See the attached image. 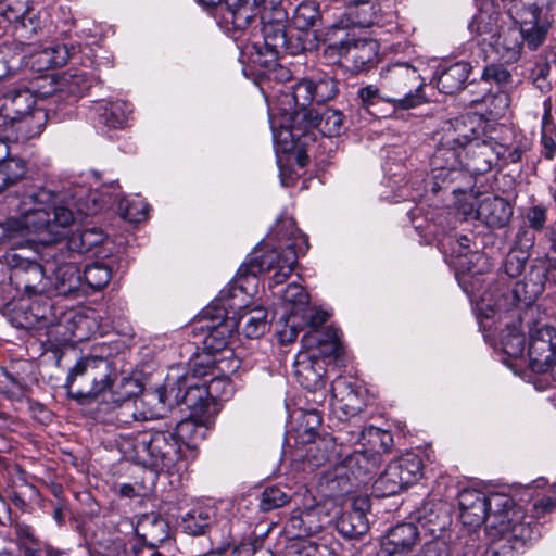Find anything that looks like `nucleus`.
<instances>
[{
    "label": "nucleus",
    "instance_id": "nucleus-43",
    "mask_svg": "<svg viewBox=\"0 0 556 556\" xmlns=\"http://www.w3.org/2000/svg\"><path fill=\"white\" fill-rule=\"evenodd\" d=\"M328 40L330 41L325 48V55L333 62L342 58L350 59L351 50L354 43V38L345 30H333V24L327 33Z\"/></svg>",
    "mask_w": 556,
    "mask_h": 556
},
{
    "label": "nucleus",
    "instance_id": "nucleus-20",
    "mask_svg": "<svg viewBox=\"0 0 556 556\" xmlns=\"http://www.w3.org/2000/svg\"><path fill=\"white\" fill-rule=\"evenodd\" d=\"M370 505L367 497H357L353 501L351 510L342 513L336 519V528L345 538H357L369 529L366 517Z\"/></svg>",
    "mask_w": 556,
    "mask_h": 556
},
{
    "label": "nucleus",
    "instance_id": "nucleus-8",
    "mask_svg": "<svg viewBox=\"0 0 556 556\" xmlns=\"http://www.w3.org/2000/svg\"><path fill=\"white\" fill-rule=\"evenodd\" d=\"M279 106L280 112L292 123L290 129H283L281 135L290 137L293 141L300 139L302 129V121L300 114L302 112H312L307 108L315 102L313 93V85L309 78H302L292 86H282L277 94H273Z\"/></svg>",
    "mask_w": 556,
    "mask_h": 556
},
{
    "label": "nucleus",
    "instance_id": "nucleus-50",
    "mask_svg": "<svg viewBox=\"0 0 556 556\" xmlns=\"http://www.w3.org/2000/svg\"><path fill=\"white\" fill-rule=\"evenodd\" d=\"M320 18L318 4L314 1H303L295 7L292 14V24L299 30H308Z\"/></svg>",
    "mask_w": 556,
    "mask_h": 556
},
{
    "label": "nucleus",
    "instance_id": "nucleus-26",
    "mask_svg": "<svg viewBox=\"0 0 556 556\" xmlns=\"http://www.w3.org/2000/svg\"><path fill=\"white\" fill-rule=\"evenodd\" d=\"M135 530L136 534L148 546V549H155L169 538L168 522L155 514L143 515Z\"/></svg>",
    "mask_w": 556,
    "mask_h": 556
},
{
    "label": "nucleus",
    "instance_id": "nucleus-60",
    "mask_svg": "<svg viewBox=\"0 0 556 556\" xmlns=\"http://www.w3.org/2000/svg\"><path fill=\"white\" fill-rule=\"evenodd\" d=\"M553 494L554 497L547 496L534 502H527L528 514L533 516V525L536 526L535 521L556 506V483L553 484Z\"/></svg>",
    "mask_w": 556,
    "mask_h": 556
},
{
    "label": "nucleus",
    "instance_id": "nucleus-17",
    "mask_svg": "<svg viewBox=\"0 0 556 556\" xmlns=\"http://www.w3.org/2000/svg\"><path fill=\"white\" fill-rule=\"evenodd\" d=\"M275 20L273 21L266 20L265 16H262L264 45L270 56L267 62H275L281 53H296V51L291 49L287 37L285 11L281 9H275Z\"/></svg>",
    "mask_w": 556,
    "mask_h": 556
},
{
    "label": "nucleus",
    "instance_id": "nucleus-45",
    "mask_svg": "<svg viewBox=\"0 0 556 556\" xmlns=\"http://www.w3.org/2000/svg\"><path fill=\"white\" fill-rule=\"evenodd\" d=\"M278 240H292L290 244H294L295 251L299 254H303L308 249L307 238L299 233V229L295 227V220L291 217H281L277 220L274 229ZM289 243L286 245V248Z\"/></svg>",
    "mask_w": 556,
    "mask_h": 556
},
{
    "label": "nucleus",
    "instance_id": "nucleus-24",
    "mask_svg": "<svg viewBox=\"0 0 556 556\" xmlns=\"http://www.w3.org/2000/svg\"><path fill=\"white\" fill-rule=\"evenodd\" d=\"M419 536V529L412 522L400 523L393 527L382 543L378 556H390L393 553H409Z\"/></svg>",
    "mask_w": 556,
    "mask_h": 556
},
{
    "label": "nucleus",
    "instance_id": "nucleus-53",
    "mask_svg": "<svg viewBox=\"0 0 556 556\" xmlns=\"http://www.w3.org/2000/svg\"><path fill=\"white\" fill-rule=\"evenodd\" d=\"M83 277L85 283L89 288L93 290H101L111 280L112 273L108 265L100 262H94L92 264L86 265Z\"/></svg>",
    "mask_w": 556,
    "mask_h": 556
},
{
    "label": "nucleus",
    "instance_id": "nucleus-16",
    "mask_svg": "<svg viewBox=\"0 0 556 556\" xmlns=\"http://www.w3.org/2000/svg\"><path fill=\"white\" fill-rule=\"evenodd\" d=\"M471 206L476 207V218L490 228L506 227L514 213V208L507 200L493 194H486L477 199Z\"/></svg>",
    "mask_w": 556,
    "mask_h": 556
},
{
    "label": "nucleus",
    "instance_id": "nucleus-18",
    "mask_svg": "<svg viewBox=\"0 0 556 556\" xmlns=\"http://www.w3.org/2000/svg\"><path fill=\"white\" fill-rule=\"evenodd\" d=\"M302 129L300 137L309 129H317L325 137L340 136L344 127V117L341 111L325 108L321 111L302 112L300 114Z\"/></svg>",
    "mask_w": 556,
    "mask_h": 556
},
{
    "label": "nucleus",
    "instance_id": "nucleus-51",
    "mask_svg": "<svg viewBox=\"0 0 556 556\" xmlns=\"http://www.w3.org/2000/svg\"><path fill=\"white\" fill-rule=\"evenodd\" d=\"M313 85V93L316 103H323L333 99L338 92V85L332 75L316 73L309 77Z\"/></svg>",
    "mask_w": 556,
    "mask_h": 556
},
{
    "label": "nucleus",
    "instance_id": "nucleus-28",
    "mask_svg": "<svg viewBox=\"0 0 556 556\" xmlns=\"http://www.w3.org/2000/svg\"><path fill=\"white\" fill-rule=\"evenodd\" d=\"M256 0H225L223 18L231 23L235 29H244L258 15Z\"/></svg>",
    "mask_w": 556,
    "mask_h": 556
},
{
    "label": "nucleus",
    "instance_id": "nucleus-40",
    "mask_svg": "<svg viewBox=\"0 0 556 556\" xmlns=\"http://www.w3.org/2000/svg\"><path fill=\"white\" fill-rule=\"evenodd\" d=\"M267 313L263 307H254L239 315L236 326L247 338L256 339L267 329Z\"/></svg>",
    "mask_w": 556,
    "mask_h": 556
},
{
    "label": "nucleus",
    "instance_id": "nucleus-38",
    "mask_svg": "<svg viewBox=\"0 0 556 556\" xmlns=\"http://www.w3.org/2000/svg\"><path fill=\"white\" fill-rule=\"evenodd\" d=\"M75 55V46L53 42L35 54V62L40 68L58 67L65 65Z\"/></svg>",
    "mask_w": 556,
    "mask_h": 556
},
{
    "label": "nucleus",
    "instance_id": "nucleus-1",
    "mask_svg": "<svg viewBox=\"0 0 556 556\" xmlns=\"http://www.w3.org/2000/svg\"><path fill=\"white\" fill-rule=\"evenodd\" d=\"M86 194L84 186L58 191L48 186L25 185L17 192L20 216L0 223V244L21 250L30 248L28 233L47 230L55 235L58 228L68 227L74 222L72 207L84 216L94 215L100 206L99 199L92 193L85 198Z\"/></svg>",
    "mask_w": 556,
    "mask_h": 556
},
{
    "label": "nucleus",
    "instance_id": "nucleus-46",
    "mask_svg": "<svg viewBox=\"0 0 556 556\" xmlns=\"http://www.w3.org/2000/svg\"><path fill=\"white\" fill-rule=\"evenodd\" d=\"M27 172L26 162L16 156L0 161V192L22 180Z\"/></svg>",
    "mask_w": 556,
    "mask_h": 556
},
{
    "label": "nucleus",
    "instance_id": "nucleus-3",
    "mask_svg": "<svg viewBox=\"0 0 556 556\" xmlns=\"http://www.w3.org/2000/svg\"><path fill=\"white\" fill-rule=\"evenodd\" d=\"M462 127L466 126L460 118L448 121L443 127L444 135L430 161L433 191L458 179L463 169L472 175H481L492 168L491 153L486 146H472V135L462 132Z\"/></svg>",
    "mask_w": 556,
    "mask_h": 556
},
{
    "label": "nucleus",
    "instance_id": "nucleus-63",
    "mask_svg": "<svg viewBox=\"0 0 556 556\" xmlns=\"http://www.w3.org/2000/svg\"><path fill=\"white\" fill-rule=\"evenodd\" d=\"M264 549V539L262 536H253L243 540L232 548L233 555L258 556Z\"/></svg>",
    "mask_w": 556,
    "mask_h": 556
},
{
    "label": "nucleus",
    "instance_id": "nucleus-36",
    "mask_svg": "<svg viewBox=\"0 0 556 556\" xmlns=\"http://www.w3.org/2000/svg\"><path fill=\"white\" fill-rule=\"evenodd\" d=\"M94 110L99 123L111 128L124 127L132 112L131 104L123 100L100 101Z\"/></svg>",
    "mask_w": 556,
    "mask_h": 556
},
{
    "label": "nucleus",
    "instance_id": "nucleus-2",
    "mask_svg": "<svg viewBox=\"0 0 556 556\" xmlns=\"http://www.w3.org/2000/svg\"><path fill=\"white\" fill-rule=\"evenodd\" d=\"M458 507L464 526L477 529L488 522L494 535L500 536L494 542L492 556H515L540 535L527 504L516 505L506 494L486 495L477 489H464L458 493Z\"/></svg>",
    "mask_w": 556,
    "mask_h": 556
},
{
    "label": "nucleus",
    "instance_id": "nucleus-35",
    "mask_svg": "<svg viewBox=\"0 0 556 556\" xmlns=\"http://www.w3.org/2000/svg\"><path fill=\"white\" fill-rule=\"evenodd\" d=\"M288 532L294 538H305L323 529L319 513L315 508L294 511L287 523Z\"/></svg>",
    "mask_w": 556,
    "mask_h": 556
},
{
    "label": "nucleus",
    "instance_id": "nucleus-7",
    "mask_svg": "<svg viewBox=\"0 0 556 556\" xmlns=\"http://www.w3.org/2000/svg\"><path fill=\"white\" fill-rule=\"evenodd\" d=\"M115 379L116 372L108 358L84 356L70 369L65 387L72 390L75 382L79 380V388L74 396L92 399L110 389Z\"/></svg>",
    "mask_w": 556,
    "mask_h": 556
},
{
    "label": "nucleus",
    "instance_id": "nucleus-27",
    "mask_svg": "<svg viewBox=\"0 0 556 556\" xmlns=\"http://www.w3.org/2000/svg\"><path fill=\"white\" fill-rule=\"evenodd\" d=\"M381 463V455L369 451H354L343 459V466L362 482L371 479Z\"/></svg>",
    "mask_w": 556,
    "mask_h": 556
},
{
    "label": "nucleus",
    "instance_id": "nucleus-31",
    "mask_svg": "<svg viewBox=\"0 0 556 556\" xmlns=\"http://www.w3.org/2000/svg\"><path fill=\"white\" fill-rule=\"evenodd\" d=\"M538 291L528 290V283L517 281L511 289H506L502 294L494 300V303L489 305L494 312H505L518 305L530 306L535 298Z\"/></svg>",
    "mask_w": 556,
    "mask_h": 556
},
{
    "label": "nucleus",
    "instance_id": "nucleus-14",
    "mask_svg": "<svg viewBox=\"0 0 556 556\" xmlns=\"http://www.w3.org/2000/svg\"><path fill=\"white\" fill-rule=\"evenodd\" d=\"M173 382L179 388L178 405L184 404L193 415H211L213 396L204 382L189 376H180Z\"/></svg>",
    "mask_w": 556,
    "mask_h": 556
},
{
    "label": "nucleus",
    "instance_id": "nucleus-59",
    "mask_svg": "<svg viewBox=\"0 0 556 556\" xmlns=\"http://www.w3.org/2000/svg\"><path fill=\"white\" fill-rule=\"evenodd\" d=\"M356 94L361 105L368 111L372 105L379 102H387L386 98H388V92L375 85L358 88Z\"/></svg>",
    "mask_w": 556,
    "mask_h": 556
},
{
    "label": "nucleus",
    "instance_id": "nucleus-32",
    "mask_svg": "<svg viewBox=\"0 0 556 556\" xmlns=\"http://www.w3.org/2000/svg\"><path fill=\"white\" fill-rule=\"evenodd\" d=\"M48 121V114L45 109H36L23 115L14 123L5 126L15 132L16 140H28L39 136Z\"/></svg>",
    "mask_w": 556,
    "mask_h": 556
},
{
    "label": "nucleus",
    "instance_id": "nucleus-19",
    "mask_svg": "<svg viewBox=\"0 0 556 556\" xmlns=\"http://www.w3.org/2000/svg\"><path fill=\"white\" fill-rule=\"evenodd\" d=\"M417 527L438 540L451 526L450 508L444 502H425L417 510Z\"/></svg>",
    "mask_w": 556,
    "mask_h": 556
},
{
    "label": "nucleus",
    "instance_id": "nucleus-30",
    "mask_svg": "<svg viewBox=\"0 0 556 556\" xmlns=\"http://www.w3.org/2000/svg\"><path fill=\"white\" fill-rule=\"evenodd\" d=\"M228 301L229 300L225 302V308H229L227 306ZM226 314V309H224V312L219 311L216 323L212 320L205 326H202V328L206 331L204 344L210 350L222 351L228 343V339L232 333L235 326L232 323L235 316L227 317Z\"/></svg>",
    "mask_w": 556,
    "mask_h": 556
},
{
    "label": "nucleus",
    "instance_id": "nucleus-54",
    "mask_svg": "<svg viewBox=\"0 0 556 556\" xmlns=\"http://www.w3.org/2000/svg\"><path fill=\"white\" fill-rule=\"evenodd\" d=\"M320 354L325 358L338 359L342 353V344L340 341V331L336 328H327L326 332L316 338Z\"/></svg>",
    "mask_w": 556,
    "mask_h": 556
},
{
    "label": "nucleus",
    "instance_id": "nucleus-23",
    "mask_svg": "<svg viewBox=\"0 0 556 556\" xmlns=\"http://www.w3.org/2000/svg\"><path fill=\"white\" fill-rule=\"evenodd\" d=\"M213 425L212 415H193L182 419L176 425L175 438L179 444L188 447H194L199 442L203 441Z\"/></svg>",
    "mask_w": 556,
    "mask_h": 556
},
{
    "label": "nucleus",
    "instance_id": "nucleus-11",
    "mask_svg": "<svg viewBox=\"0 0 556 556\" xmlns=\"http://www.w3.org/2000/svg\"><path fill=\"white\" fill-rule=\"evenodd\" d=\"M17 326L36 331L42 346L47 350H52L60 344L56 334L61 326L59 323H55L51 303L47 299L33 302L23 312V320H20Z\"/></svg>",
    "mask_w": 556,
    "mask_h": 556
},
{
    "label": "nucleus",
    "instance_id": "nucleus-47",
    "mask_svg": "<svg viewBox=\"0 0 556 556\" xmlns=\"http://www.w3.org/2000/svg\"><path fill=\"white\" fill-rule=\"evenodd\" d=\"M497 53L507 63L519 60L522 49V39L519 30L508 29L496 40Z\"/></svg>",
    "mask_w": 556,
    "mask_h": 556
},
{
    "label": "nucleus",
    "instance_id": "nucleus-64",
    "mask_svg": "<svg viewBox=\"0 0 556 556\" xmlns=\"http://www.w3.org/2000/svg\"><path fill=\"white\" fill-rule=\"evenodd\" d=\"M556 54L552 51H544L535 62L534 67L531 72V78L536 81L540 79H546L549 75L552 63L555 61Z\"/></svg>",
    "mask_w": 556,
    "mask_h": 556
},
{
    "label": "nucleus",
    "instance_id": "nucleus-41",
    "mask_svg": "<svg viewBox=\"0 0 556 556\" xmlns=\"http://www.w3.org/2000/svg\"><path fill=\"white\" fill-rule=\"evenodd\" d=\"M350 441H359L364 446L370 447L371 453H387L393 446V437L390 431L368 426Z\"/></svg>",
    "mask_w": 556,
    "mask_h": 556
},
{
    "label": "nucleus",
    "instance_id": "nucleus-37",
    "mask_svg": "<svg viewBox=\"0 0 556 556\" xmlns=\"http://www.w3.org/2000/svg\"><path fill=\"white\" fill-rule=\"evenodd\" d=\"M215 517L214 509L210 506H195L186 513L179 527L188 535H203Z\"/></svg>",
    "mask_w": 556,
    "mask_h": 556
},
{
    "label": "nucleus",
    "instance_id": "nucleus-58",
    "mask_svg": "<svg viewBox=\"0 0 556 556\" xmlns=\"http://www.w3.org/2000/svg\"><path fill=\"white\" fill-rule=\"evenodd\" d=\"M15 542L24 549L25 555L40 542L36 538L34 529L24 522H15L12 526Z\"/></svg>",
    "mask_w": 556,
    "mask_h": 556
},
{
    "label": "nucleus",
    "instance_id": "nucleus-21",
    "mask_svg": "<svg viewBox=\"0 0 556 556\" xmlns=\"http://www.w3.org/2000/svg\"><path fill=\"white\" fill-rule=\"evenodd\" d=\"M0 101V119H2L1 126L3 127L38 109L35 106L34 94L27 89L10 91Z\"/></svg>",
    "mask_w": 556,
    "mask_h": 556
},
{
    "label": "nucleus",
    "instance_id": "nucleus-56",
    "mask_svg": "<svg viewBox=\"0 0 556 556\" xmlns=\"http://www.w3.org/2000/svg\"><path fill=\"white\" fill-rule=\"evenodd\" d=\"M290 497L278 486L266 488L261 495L260 508L262 511H269L285 506Z\"/></svg>",
    "mask_w": 556,
    "mask_h": 556
},
{
    "label": "nucleus",
    "instance_id": "nucleus-10",
    "mask_svg": "<svg viewBox=\"0 0 556 556\" xmlns=\"http://www.w3.org/2000/svg\"><path fill=\"white\" fill-rule=\"evenodd\" d=\"M509 13L520 25L522 42L530 50H536L546 39L551 22L542 16V9L532 0H515Z\"/></svg>",
    "mask_w": 556,
    "mask_h": 556
},
{
    "label": "nucleus",
    "instance_id": "nucleus-52",
    "mask_svg": "<svg viewBox=\"0 0 556 556\" xmlns=\"http://www.w3.org/2000/svg\"><path fill=\"white\" fill-rule=\"evenodd\" d=\"M282 300L290 315H298L305 311L309 302V296L302 286L290 283L283 290Z\"/></svg>",
    "mask_w": 556,
    "mask_h": 556
},
{
    "label": "nucleus",
    "instance_id": "nucleus-62",
    "mask_svg": "<svg viewBox=\"0 0 556 556\" xmlns=\"http://www.w3.org/2000/svg\"><path fill=\"white\" fill-rule=\"evenodd\" d=\"M527 256L522 251H510L504 263V270L510 278L518 277L525 269Z\"/></svg>",
    "mask_w": 556,
    "mask_h": 556
},
{
    "label": "nucleus",
    "instance_id": "nucleus-6",
    "mask_svg": "<svg viewBox=\"0 0 556 556\" xmlns=\"http://www.w3.org/2000/svg\"><path fill=\"white\" fill-rule=\"evenodd\" d=\"M381 88L388 92L387 103L395 110H410L427 102L425 79L410 63H392L382 68Z\"/></svg>",
    "mask_w": 556,
    "mask_h": 556
},
{
    "label": "nucleus",
    "instance_id": "nucleus-55",
    "mask_svg": "<svg viewBox=\"0 0 556 556\" xmlns=\"http://www.w3.org/2000/svg\"><path fill=\"white\" fill-rule=\"evenodd\" d=\"M5 8L2 15L5 20L13 23H21L25 26V20L31 21L28 0H3Z\"/></svg>",
    "mask_w": 556,
    "mask_h": 556
},
{
    "label": "nucleus",
    "instance_id": "nucleus-44",
    "mask_svg": "<svg viewBox=\"0 0 556 556\" xmlns=\"http://www.w3.org/2000/svg\"><path fill=\"white\" fill-rule=\"evenodd\" d=\"M389 465L395 469L405 488L415 483L422 475L421 459L415 454L403 455Z\"/></svg>",
    "mask_w": 556,
    "mask_h": 556
},
{
    "label": "nucleus",
    "instance_id": "nucleus-42",
    "mask_svg": "<svg viewBox=\"0 0 556 556\" xmlns=\"http://www.w3.org/2000/svg\"><path fill=\"white\" fill-rule=\"evenodd\" d=\"M378 56V43L371 39H354L351 50L350 59L353 63V68L363 71L372 66Z\"/></svg>",
    "mask_w": 556,
    "mask_h": 556
},
{
    "label": "nucleus",
    "instance_id": "nucleus-33",
    "mask_svg": "<svg viewBox=\"0 0 556 556\" xmlns=\"http://www.w3.org/2000/svg\"><path fill=\"white\" fill-rule=\"evenodd\" d=\"M326 369L324 362L317 358H308L298 362L295 365V376L300 384L309 390L318 391L325 388Z\"/></svg>",
    "mask_w": 556,
    "mask_h": 556
},
{
    "label": "nucleus",
    "instance_id": "nucleus-9",
    "mask_svg": "<svg viewBox=\"0 0 556 556\" xmlns=\"http://www.w3.org/2000/svg\"><path fill=\"white\" fill-rule=\"evenodd\" d=\"M4 258L11 267L10 279L17 290H22L28 295L50 291V279L46 276L48 267L29 260L23 253L15 252V249L12 248L5 253Z\"/></svg>",
    "mask_w": 556,
    "mask_h": 556
},
{
    "label": "nucleus",
    "instance_id": "nucleus-12",
    "mask_svg": "<svg viewBox=\"0 0 556 556\" xmlns=\"http://www.w3.org/2000/svg\"><path fill=\"white\" fill-rule=\"evenodd\" d=\"M47 267L54 275L53 290L58 295H70L79 290L83 277L77 264L80 260L70 255L63 248L51 249Z\"/></svg>",
    "mask_w": 556,
    "mask_h": 556
},
{
    "label": "nucleus",
    "instance_id": "nucleus-25",
    "mask_svg": "<svg viewBox=\"0 0 556 556\" xmlns=\"http://www.w3.org/2000/svg\"><path fill=\"white\" fill-rule=\"evenodd\" d=\"M179 388L175 386L172 378L153 391L144 393L143 401L150 407V418H162L168 410L178 405Z\"/></svg>",
    "mask_w": 556,
    "mask_h": 556
},
{
    "label": "nucleus",
    "instance_id": "nucleus-39",
    "mask_svg": "<svg viewBox=\"0 0 556 556\" xmlns=\"http://www.w3.org/2000/svg\"><path fill=\"white\" fill-rule=\"evenodd\" d=\"M470 65L466 62H456L443 70L437 79L438 88L445 94H453L463 89L468 75Z\"/></svg>",
    "mask_w": 556,
    "mask_h": 556
},
{
    "label": "nucleus",
    "instance_id": "nucleus-15",
    "mask_svg": "<svg viewBox=\"0 0 556 556\" xmlns=\"http://www.w3.org/2000/svg\"><path fill=\"white\" fill-rule=\"evenodd\" d=\"M89 193L94 194L99 199L98 202L100 206L98 212L104 206H113L114 204H117V212L125 220L130 223H140L148 217V205L141 200L128 201L121 198L119 186L114 181L102 191H91L87 188V194L85 198H88Z\"/></svg>",
    "mask_w": 556,
    "mask_h": 556
},
{
    "label": "nucleus",
    "instance_id": "nucleus-29",
    "mask_svg": "<svg viewBox=\"0 0 556 556\" xmlns=\"http://www.w3.org/2000/svg\"><path fill=\"white\" fill-rule=\"evenodd\" d=\"M103 240L104 233L101 229L94 227L78 229L73 231L59 248H63L70 255L80 260L84 253L89 252L92 248L102 243Z\"/></svg>",
    "mask_w": 556,
    "mask_h": 556
},
{
    "label": "nucleus",
    "instance_id": "nucleus-57",
    "mask_svg": "<svg viewBox=\"0 0 556 556\" xmlns=\"http://www.w3.org/2000/svg\"><path fill=\"white\" fill-rule=\"evenodd\" d=\"M470 31L482 37L483 41L492 40L497 35V26L486 13L476 15L469 25Z\"/></svg>",
    "mask_w": 556,
    "mask_h": 556
},
{
    "label": "nucleus",
    "instance_id": "nucleus-61",
    "mask_svg": "<svg viewBox=\"0 0 556 556\" xmlns=\"http://www.w3.org/2000/svg\"><path fill=\"white\" fill-rule=\"evenodd\" d=\"M510 79L511 74L508 70L502 65L492 64L484 68L481 81H485L488 87L491 81H494L497 85V89H502Z\"/></svg>",
    "mask_w": 556,
    "mask_h": 556
},
{
    "label": "nucleus",
    "instance_id": "nucleus-48",
    "mask_svg": "<svg viewBox=\"0 0 556 556\" xmlns=\"http://www.w3.org/2000/svg\"><path fill=\"white\" fill-rule=\"evenodd\" d=\"M404 489L405 485L395 469L388 464L383 472L375 480L372 494L377 497H388L400 493Z\"/></svg>",
    "mask_w": 556,
    "mask_h": 556
},
{
    "label": "nucleus",
    "instance_id": "nucleus-13",
    "mask_svg": "<svg viewBox=\"0 0 556 556\" xmlns=\"http://www.w3.org/2000/svg\"><path fill=\"white\" fill-rule=\"evenodd\" d=\"M556 331L546 324L536 323L529 328L528 355L532 371L547 374L555 359Z\"/></svg>",
    "mask_w": 556,
    "mask_h": 556
},
{
    "label": "nucleus",
    "instance_id": "nucleus-34",
    "mask_svg": "<svg viewBox=\"0 0 556 556\" xmlns=\"http://www.w3.org/2000/svg\"><path fill=\"white\" fill-rule=\"evenodd\" d=\"M478 88L482 97L470 99L469 104H484L486 108V112L491 117H503L510 104L509 94L502 89H496L495 91H492L491 88L486 86L485 81H481Z\"/></svg>",
    "mask_w": 556,
    "mask_h": 556
},
{
    "label": "nucleus",
    "instance_id": "nucleus-49",
    "mask_svg": "<svg viewBox=\"0 0 556 556\" xmlns=\"http://www.w3.org/2000/svg\"><path fill=\"white\" fill-rule=\"evenodd\" d=\"M56 84L59 94H53V98H60L62 93H68L76 98L83 96L91 86L85 72L74 74L66 73Z\"/></svg>",
    "mask_w": 556,
    "mask_h": 556
},
{
    "label": "nucleus",
    "instance_id": "nucleus-4",
    "mask_svg": "<svg viewBox=\"0 0 556 556\" xmlns=\"http://www.w3.org/2000/svg\"><path fill=\"white\" fill-rule=\"evenodd\" d=\"M119 447L127 458L157 472H170L181 460V447L173 431L138 433L123 439Z\"/></svg>",
    "mask_w": 556,
    "mask_h": 556
},
{
    "label": "nucleus",
    "instance_id": "nucleus-5",
    "mask_svg": "<svg viewBox=\"0 0 556 556\" xmlns=\"http://www.w3.org/2000/svg\"><path fill=\"white\" fill-rule=\"evenodd\" d=\"M298 263V252L294 244H289L282 250L273 249L264 252L260 256L251 258L248 263L242 264L238 269L237 286L231 290V296L227 303L229 309L236 312L241 311L243 307L235 302L239 294L247 293V288L243 282L250 278L255 281L258 274L264 271H274L271 277L273 285H281L285 282L293 271Z\"/></svg>",
    "mask_w": 556,
    "mask_h": 556
},
{
    "label": "nucleus",
    "instance_id": "nucleus-22",
    "mask_svg": "<svg viewBox=\"0 0 556 556\" xmlns=\"http://www.w3.org/2000/svg\"><path fill=\"white\" fill-rule=\"evenodd\" d=\"M381 7L377 0H366L364 3L345 11L333 23V30H346L350 27H369L380 20Z\"/></svg>",
    "mask_w": 556,
    "mask_h": 556
}]
</instances>
